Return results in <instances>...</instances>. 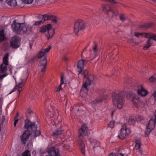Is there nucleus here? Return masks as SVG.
Wrapping results in <instances>:
<instances>
[{"instance_id": "1", "label": "nucleus", "mask_w": 156, "mask_h": 156, "mask_svg": "<svg viewBox=\"0 0 156 156\" xmlns=\"http://www.w3.org/2000/svg\"><path fill=\"white\" fill-rule=\"evenodd\" d=\"M84 61L83 60H79L78 62L76 71L78 73V77L80 79L83 80L86 79V80L83 83L81 89L82 90H83L86 93L88 90L89 86L94 83V80L93 75L89 74L87 69L84 70Z\"/></svg>"}, {"instance_id": "2", "label": "nucleus", "mask_w": 156, "mask_h": 156, "mask_svg": "<svg viewBox=\"0 0 156 156\" xmlns=\"http://www.w3.org/2000/svg\"><path fill=\"white\" fill-rule=\"evenodd\" d=\"M25 122L24 127L27 130L23 132L21 137V142L23 144L26 143L30 135V131L37 129L35 122H31L27 119L25 120Z\"/></svg>"}, {"instance_id": "3", "label": "nucleus", "mask_w": 156, "mask_h": 156, "mask_svg": "<svg viewBox=\"0 0 156 156\" xmlns=\"http://www.w3.org/2000/svg\"><path fill=\"white\" fill-rule=\"evenodd\" d=\"M79 132L80 133L78 137L79 140L78 143L80 146L81 152L83 155L85 154V146L84 141L82 140V138L83 136H87L89 133V130L88 127L87 126L86 124H83L80 128L79 129Z\"/></svg>"}, {"instance_id": "4", "label": "nucleus", "mask_w": 156, "mask_h": 156, "mask_svg": "<svg viewBox=\"0 0 156 156\" xmlns=\"http://www.w3.org/2000/svg\"><path fill=\"white\" fill-rule=\"evenodd\" d=\"M125 94L122 92L112 94V101L114 106L118 109L122 108L124 104Z\"/></svg>"}, {"instance_id": "5", "label": "nucleus", "mask_w": 156, "mask_h": 156, "mask_svg": "<svg viewBox=\"0 0 156 156\" xmlns=\"http://www.w3.org/2000/svg\"><path fill=\"white\" fill-rule=\"evenodd\" d=\"M135 35L136 37L140 38H141L142 37L148 38L145 46L143 47V49L144 50L147 49L151 46L153 43V40L156 41V35L151 33L136 32L135 34Z\"/></svg>"}, {"instance_id": "6", "label": "nucleus", "mask_w": 156, "mask_h": 156, "mask_svg": "<svg viewBox=\"0 0 156 156\" xmlns=\"http://www.w3.org/2000/svg\"><path fill=\"white\" fill-rule=\"evenodd\" d=\"M106 91L104 89L100 90L98 92L99 96L94 100L91 102V105L94 109L100 105L101 103L103 101L105 102V100L108 98V95L106 94Z\"/></svg>"}, {"instance_id": "7", "label": "nucleus", "mask_w": 156, "mask_h": 156, "mask_svg": "<svg viewBox=\"0 0 156 156\" xmlns=\"http://www.w3.org/2000/svg\"><path fill=\"white\" fill-rule=\"evenodd\" d=\"M154 119H151L148 121L146 126V131L145 132L146 136H148L151 131L154 129L155 126H156V109L154 113Z\"/></svg>"}, {"instance_id": "8", "label": "nucleus", "mask_w": 156, "mask_h": 156, "mask_svg": "<svg viewBox=\"0 0 156 156\" xmlns=\"http://www.w3.org/2000/svg\"><path fill=\"white\" fill-rule=\"evenodd\" d=\"M130 129L127 128L126 124H124L119 131L118 137L121 140L126 138L130 134Z\"/></svg>"}, {"instance_id": "9", "label": "nucleus", "mask_w": 156, "mask_h": 156, "mask_svg": "<svg viewBox=\"0 0 156 156\" xmlns=\"http://www.w3.org/2000/svg\"><path fill=\"white\" fill-rule=\"evenodd\" d=\"M86 27L84 22L81 19H78L75 22L74 27V32L76 34H77L80 30H84Z\"/></svg>"}, {"instance_id": "10", "label": "nucleus", "mask_w": 156, "mask_h": 156, "mask_svg": "<svg viewBox=\"0 0 156 156\" xmlns=\"http://www.w3.org/2000/svg\"><path fill=\"white\" fill-rule=\"evenodd\" d=\"M116 2V3L117 2ZM107 5H102V8L103 11L108 15L109 12L111 14H112L113 16H117L119 14L118 10L117 9L113 10L111 7L112 5L111 4L112 3L110 2Z\"/></svg>"}, {"instance_id": "11", "label": "nucleus", "mask_w": 156, "mask_h": 156, "mask_svg": "<svg viewBox=\"0 0 156 156\" xmlns=\"http://www.w3.org/2000/svg\"><path fill=\"white\" fill-rule=\"evenodd\" d=\"M8 57V53H5L3 58V63L0 66V73H4L7 70V66H9Z\"/></svg>"}, {"instance_id": "12", "label": "nucleus", "mask_w": 156, "mask_h": 156, "mask_svg": "<svg viewBox=\"0 0 156 156\" xmlns=\"http://www.w3.org/2000/svg\"><path fill=\"white\" fill-rule=\"evenodd\" d=\"M23 23H17L15 22V20L13 21V23L12 25L13 31L18 34H23Z\"/></svg>"}, {"instance_id": "13", "label": "nucleus", "mask_w": 156, "mask_h": 156, "mask_svg": "<svg viewBox=\"0 0 156 156\" xmlns=\"http://www.w3.org/2000/svg\"><path fill=\"white\" fill-rule=\"evenodd\" d=\"M21 38L17 36L12 37L10 41V46L13 48H18L20 45Z\"/></svg>"}, {"instance_id": "14", "label": "nucleus", "mask_w": 156, "mask_h": 156, "mask_svg": "<svg viewBox=\"0 0 156 156\" xmlns=\"http://www.w3.org/2000/svg\"><path fill=\"white\" fill-rule=\"evenodd\" d=\"M48 155L50 156H60L58 149L55 147H51L48 151Z\"/></svg>"}, {"instance_id": "15", "label": "nucleus", "mask_w": 156, "mask_h": 156, "mask_svg": "<svg viewBox=\"0 0 156 156\" xmlns=\"http://www.w3.org/2000/svg\"><path fill=\"white\" fill-rule=\"evenodd\" d=\"M27 78V77H26V79H21V82L20 83H19L18 84L16 83V86L15 88L13 89V91H15L16 89H17L18 91H19V94H20V92L22 90V87L23 86L25 82L26 81Z\"/></svg>"}, {"instance_id": "16", "label": "nucleus", "mask_w": 156, "mask_h": 156, "mask_svg": "<svg viewBox=\"0 0 156 156\" xmlns=\"http://www.w3.org/2000/svg\"><path fill=\"white\" fill-rule=\"evenodd\" d=\"M51 48V46H48L47 48L44 49H42L39 51L37 56L38 58H41L44 56L46 53L48 52Z\"/></svg>"}, {"instance_id": "17", "label": "nucleus", "mask_w": 156, "mask_h": 156, "mask_svg": "<svg viewBox=\"0 0 156 156\" xmlns=\"http://www.w3.org/2000/svg\"><path fill=\"white\" fill-rule=\"evenodd\" d=\"M40 63L41 66V71L44 72L46 70V66L47 64V59L46 57H44L40 61Z\"/></svg>"}, {"instance_id": "18", "label": "nucleus", "mask_w": 156, "mask_h": 156, "mask_svg": "<svg viewBox=\"0 0 156 156\" xmlns=\"http://www.w3.org/2000/svg\"><path fill=\"white\" fill-rule=\"evenodd\" d=\"M62 128H56L54 131L53 132L52 136L55 137L57 138L58 137L59 135L61 134L62 131Z\"/></svg>"}, {"instance_id": "19", "label": "nucleus", "mask_w": 156, "mask_h": 156, "mask_svg": "<svg viewBox=\"0 0 156 156\" xmlns=\"http://www.w3.org/2000/svg\"><path fill=\"white\" fill-rule=\"evenodd\" d=\"M137 93L139 95L144 96L147 94L148 92L142 86H141L140 89L138 90Z\"/></svg>"}, {"instance_id": "20", "label": "nucleus", "mask_w": 156, "mask_h": 156, "mask_svg": "<svg viewBox=\"0 0 156 156\" xmlns=\"http://www.w3.org/2000/svg\"><path fill=\"white\" fill-rule=\"evenodd\" d=\"M51 28V25L50 24H48L44 26L41 27L40 29V32L44 33L46 31H49Z\"/></svg>"}, {"instance_id": "21", "label": "nucleus", "mask_w": 156, "mask_h": 156, "mask_svg": "<svg viewBox=\"0 0 156 156\" xmlns=\"http://www.w3.org/2000/svg\"><path fill=\"white\" fill-rule=\"evenodd\" d=\"M135 148L136 150H138V151L140 154H142V151L140 149L141 146L140 141V140H135Z\"/></svg>"}, {"instance_id": "22", "label": "nucleus", "mask_w": 156, "mask_h": 156, "mask_svg": "<svg viewBox=\"0 0 156 156\" xmlns=\"http://www.w3.org/2000/svg\"><path fill=\"white\" fill-rule=\"evenodd\" d=\"M152 26V23H145L140 25V28L141 29L144 30L151 27Z\"/></svg>"}, {"instance_id": "23", "label": "nucleus", "mask_w": 156, "mask_h": 156, "mask_svg": "<svg viewBox=\"0 0 156 156\" xmlns=\"http://www.w3.org/2000/svg\"><path fill=\"white\" fill-rule=\"evenodd\" d=\"M124 152V150L122 147H120L117 150L116 156H123Z\"/></svg>"}, {"instance_id": "24", "label": "nucleus", "mask_w": 156, "mask_h": 156, "mask_svg": "<svg viewBox=\"0 0 156 156\" xmlns=\"http://www.w3.org/2000/svg\"><path fill=\"white\" fill-rule=\"evenodd\" d=\"M32 27L30 26H28L26 27L23 25V33H29L32 30Z\"/></svg>"}, {"instance_id": "25", "label": "nucleus", "mask_w": 156, "mask_h": 156, "mask_svg": "<svg viewBox=\"0 0 156 156\" xmlns=\"http://www.w3.org/2000/svg\"><path fill=\"white\" fill-rule=\"evenodd\" d=\"M38 17L40 19H41L44 23L46 20H50V16L48 14H45L43 15H40Z\"/></svg>"}, {"instance_id": "26", "label": "nucleus", "mask_w": 156, "mask_h": 156, "mask_svg": "<svg viewBox=\"0 0 156 156\" xmlns=\"http://www.w3.org/2000/svg\"><path fill=\"white\" fill-rule=\"evenodd\" d=\"M90 143L93 146L94 150H95V148L98 147L99 145V142L96 140H94L93 141H90Z\"/></svg>"}, {"instance_id": "27", "label": "nucleus", "mask_w": 156, "mask_h": 156, "mask_svg": "<svg viewBox=\"0 0 156 156\" xmlns=\"http://www.w3.org/2000/svg\"><path fill=\"white\" fill-rule=\"evenodd\" d=\"M93 50L94 51V58H95L99 53V51L97 45H95L93 48Z\"/></svg>"}, {"instance_id": "28", "label": "nucleus", "mask_w": 156, "mask_h": 156, "mask_svg": "<svg viewBox=\"0 0 156 156\" xmlns=\"http://www.w3.org/2000/svg\"><path fill=\"white\" fill-rule=\"evenodd\" d=\"M6 2L8 4L11 6H15L16 4V0H6Z\"/></svg>"}, {"instance_id": "29", "label": "nucleus", "mask_w": 156, "mask_h": 156, "mask_svg": "<svg viewBox=\"0 0 156 156\" xmlns=\"http://www.w3.org/2000/svg\"><path fill=\"white\" fill-rule=\"evenodd\" d=\"M36 129H33V133L34 135V137L36 138V137L39 136L41 134V131L39 130H37Z\"/></svg>"}, {"instance_id": "30", "label": "nucleus", "mask_w": 156, "mask_h": 156, "mask_svg": "<svg viewBox=\"0 0 156 156\" xmlns=\"http://www.w3.org/2000/svg\"><path fill=\"white\" fill-rule=\"evenodd\" d=\"M64 83L63 81V76L62 75L61 76V83L60 85L58 87V88L57 89V91L59 92L62 89L61 85L62 84Z\"/></svg>"}, {"instance_id": "31", "label": "nucleus", "mask_w": 156, "mask_h": 156, "mask_svg": "<svg viewBox=\"0 0 156 156\" xmlns=\"http://www.w3.org/2000/svg\"><path fill=\"white\" fill-rule=\"evenodd\" d=\"M54 31L53 30H51L48 32V34L47 35V36L48 40L51 38L54 34Z\"/></svg>"}, {"instance_id": "32", "label": "nucleus", "mask_w": 156, "mask_h": 156, "mask_svg": "<svg viewBox=\"0 0 156 156\" xmlns=\"http://www.w3.org/2000/svg\"><path fill=\"white\" fill-rule=\"evenodd\" d=\"M135 123V119L132 117H130L128 119V123L129 125H133Z\"/></svg>"}, {"instance_id": "33", "label": "nucleus", "mask_w": 156, "mask_h": 156, "mask_svg": "<svg viewBox=\"0 0 156 156\" xmlns=\"http://www.w3.org/2000/svg\"><path fill=\"white\" fill-rule=\"evenodd\" d=\"M5 35L3 30L0 31V41H2L5 39Z\"/></svg>"}, {"instance_id": "34", "label": "nucleus", "mask_w": 156, "mask_h": 156, "mask_svg": "<svg viewBox=\"0 0 156 156\" xmlns=\"http://www.w3.org/2000/svg\"><path fill=\"white\" fill-rule=\"evenodd\" d=\"M22 156H30V151L28 150H26L22 153Z\"/></svg>"}, {"instance_id": "35", "label": "nucleus", "mask_w": 156, "mask_h": 156, "mask_svg": "<svg viewBox=\"0 0 156 156\" xmlns=\"http://www.w3.org/2000/svg\"><path fill=\"white\" fill-rule=\"evenodd\" d=\"M136 119L137 121H140L143 119V118L141 115H138L136 116Z\"/></svg>"}, {"instance_id": "36", "label": "nucleus", "mask_w": 156, "mask_h": 156, "mask_svg": "<svg viewBox=\"0 0 156 156\" xmlns=\"http://www.w3.org/2000/svg\"><path fill=\"white\" fill-rule=\"evenodd\" d=\"M114 121H111L109 123L108 125V127L112 129L114 127Z\"/></svg>"}, {"instance_id": "37", "label": "nucleus", "mask_w": 156, "mask_h": 156, "mask_svg": "<svg viewBox=\"0 0 156 156\" xmlns=\"http://www.w3.org/2000/svg\"><path fill=\"white\" fill-rule=\"evenodd\" d=\"M8 75V74L7 73H4V74L0 75V82H2L3 79L7 76Z\"/></svg>"}, {"instance_id": "38", "label": "nucleus", "mask_w": 156, "mask_h": 156, "mask_svg": "<svg viewBox=\"0 0 156 156\" xmlns=\"http://www.w3.org/2000/svg\"><path fill=\"white\" fill-rule=\"evenodd\" d=\"M22 2L26 4H29L31 3L33 1V0H22Z\"/></svg>"}, {"instance_id": "39", "label": "nucleus", "mask_w": 156, "mask_h": 156, "mask_svg": "<svg viewBox=\"0 0 156 156\" xmlns=\"http://www.w3.org/2000/svg\"><path fill=\"white\" fill-rule=\"evenodd\" d=\"M43 21L41 19L39 21L35 22L34 23V25L36 26H38L43 24Z\"/></svg>"}, {"instance_id": "40", "label": "nucleus", "mask_w": 156, "mask_h": 156, "mask_svg": "<svg viewBox=\"0 0 156 156\" xmlns=\"http://www.w3.org/2000/svg\"><path fill=\"white\" fill-rule=\"evenodd\" d=\"M52 21L54 23H56L57 22V20L56 17L53 16H50V20Z\"/></svg>"}, {"instance_id": "41", "label": "nucleus", "mask_w": 156, "mask_h": 156, "mask_svg": "<svg viewBox=\"0 0 156 156\" xmlns=\"http://www.w3.org/2000/svg\"><path fill=\"white\" fill-rule=\"evenodd\" d=\"M119 17L120 20L122 21H124L125 20V17L124 14H122L120 15Z\"/></svg>"}, {"instance_id": "42", "label": "nucleus", "mask_w": 156, "mask_h": 156, "mask_svg": "<svg viewBox=\"0 0 156 156\" xmlns=\"http://www.w3.org/2000/svg\"><path fill=\"white\" fill-rule=\"evenodd\" d=\"M156 79L153 76H151L149 78V80L150 81L153 82Z\"/></svg>"}, {"instance_id": "43", "label": "nucleus", "mask_w": 156, "mask_h": 156, "mask_svg": "<svg viewBox=\"0 0 156 156\" xmlns=\"http://www.w3.org/2000/svg\"><path fill=\"white\" fill-rule=\"evenodd\" d=\"M27 112L29 113L30 115H31L32 113V110L30 108H28L27 111Z\"/></svg>"}, {"instance_id": "44", "label": "nucleus", "mask_w": 156, "mask_h": 156, "mask_svg": "<svg viewBox=\"0 0 156 156\" xmlns=\"http://www.w3.org/2000/svg\"><path fill=\"white\" fill-rule=\"evenodd\" d=\"M48 114L51 117H52V116H54V115L52 114V115H51V114H49V112H50V113H51L52 112H54V108H52V110H49V109H48Z\"/></svg>"}, {"instance_id": "45", "label": "nucleus", "mask_w": 156, "mask_h": 156, "mask_svg": "<svg viewBox=\"0 0 156 156\" xmlns=\"http://www.w3.org/2000/svg\"><path fill=\"white\" fill-rule=\"evenodd\" d=\"M14 120V125L15 126H16V124L18 121V119H16Z\"/></svg>"}, {"instance_id": "46", "label": "nucleus", "mask_w": 156, "mask_h": 156, "mask_svg": "<svg viewBox=\"0 0 156 156\" xmlns=\"http://www.w3.org/2000/svg\"><path fill=\"white\" fill-rule=\"evenodd\" d=\"M18 113H17L14 117V119H18Z\"/></svg>"}, {"instance_id": "47", "label": "nucleus", "mask_w": 156, "mask_h": 156, "mask_svg": "<svg viewBox=\"0 0 156 156\" xmlns=\"http://www.w3.org/2000/svg\"><path fill=\"white\" fill-rule=\"evenodd\" d=\"M108 156H116L115 154L111 153Z\"/></svg>"}, {"instance_id": "48", "label": "nucleus", "mask_w": 156, "mask_h": 156, "mask_svg": "<svg viewBox=\"0 0 156 156\" xmlns=\"http://www.w3.org/2000/svg\"><path fill=\"white\" fill-rule=\"evenodd\" d=\"M130 94L131 95H133L134 96H133V98H135V95L133 93H130Z\"/></svg>"}, {"instance_id": "49", "label": "nucleus", "mask_w": 156, "mask_h": 156, "mask_svg": "<svg viewBox=\"0 0 156 156\" xmlns=\"http://www.w3.org/2000/svg\"><path fill=\"white\" fill-rule=\"evenodd\" d=\"M8 68L9 69V70L10 71H11V69L12 68V67L10 66Z\"/></svg>"}, {"instance_id": "50", "label": "nucleus", "mask_w": 156, "mask_h": 156, "mask_svg": "<svg viewBox=\"0 0 156 156\" xmlns=\"http://www.w3.org/2000/svg\"><path fill=\"white\" fill-rule=\"evenodd\" d=\"M114 112V111H113L112 112V116L113 114V113Z\"/></svg>"}, {"instance_id": "51", "label": "nucleus", "mask_w": 156, "mask_h": 156, "mask_svg": "<svg viewBox=\"0 0 156 156\" xmlns=\"http://www.w3.org/2000/svg\"><path fill=\"white\" fill-rule=\"evenodd\" d=\"M3 1V0H0V1Z\"/></svg>"}, {"instance_id": "52", "label": "nucleus", "mask_w": 156, "mask_h": 156, "mask_svg": "<svg viewBox=\"0 0 156 156\" xmlns=\"http://www.w3.org/2000/svg\"><path fill=\"white\" fill-rule=\"evenodd\" d=\"M46 156H50L49 155H46Z\"/></svg>"}, {"instance_id": "53", "label": "nucleus", "mask_w": 156, "mask_h": 156, "mask_svg": "<svg viewBox=\"0 0 156 156\" xmlns=\"http://www.w3.org/2000/svg\"><path fill=\"white\" fill-rule=\"evenodd\" d=\"M57 111V112L58 113V112L57 111Z\"/></svg>"}]
</instances>
